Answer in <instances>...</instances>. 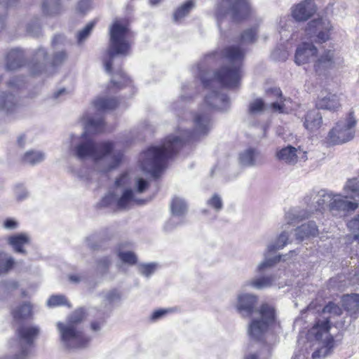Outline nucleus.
Returning <instances> with one entry per match:
<instances>
[{
	"label": "nucleus",
	"mask_w": 359,
	"mask_h": 359,
	"mask_svg": "<svg viewBox=\"0 0 359 359\" xmlns=\"http://www.w3.org/2000/svg\"><path fill=\"white\" fill-rule=\"evenodd\" d=\"M177 135L168 136L160 146L151 147L139 158L140 165L144 172L158 177L171 158L189 140H196L206 135L211 129V120L208 112L200 111L195 114L183 111L180 115Z\"/></svg>",
	"instance_id": "f257e3e1"
},
{
	"label": "nucleus",
	"mask_w": 359,
	"mask_h": 359,
	"mask_svg": "<svg viewBox=\"0 0 359 359\" xmlns=\"http://www.w3.org/2000/svg\"><path fill=\"white\" fill-rule=\"evenodd\" d=\"M104 126L103 118L100 116H84L83 132L81 136L71 137L72 151L73 155L79 159L92 158L96 164H102V172H107L120 165L123 154L115 149L116 145L113 142L97 143L90 137L91 135L103 131Z\"/></svg>",
	"instance_id": "f03ea898"
},
{
	"label": "nucleus",
	"mask_w": 359,
	"mask_h": 359,
	"mask_svg": "<svg viewBox=\"0 0 359 359\" xmlns=\"http://www.w3.org/2000/svg\"><path fill=\"white\" fill-rule=\"evenodd\" d=\"M257 28H250L245 30L241 36L239 46H230L224 49V56L227 65L216 72L214 79L208 81L204 75L201 79L205 88H212L219 83L227 88L237 87L243 76L242 65L245 56V50L241 46L255 42L257 39Z\"/></svg>",
	"instance_id": "7ed1b4c3"
},
{
	"label": "nucleus",
	"mask_w": 359,
	"mask_h": 359,
	"mask_svg": "<svg viewBox=\"0 0 359 359\" xmlns=\"http://www.w3.org/2000/svg\"><path fill=\"white\" fill-rule=\"evenodd\" d=\"M109 34V48L103 60L104 67L107 73L112 74L111 84L120 88L121 86L127 85L129 79L119 67L114 66V62L117 55H129L132 44V33L123 20L116 19L110 25Z\"/></svg>",
	"instance_id": "20e7f679"
},
{
	"label": "nucleus",
	"mask_w": 359,
	"mask_h": 359,
	"mask_svg": "<svg viewBox=\"0 0 359 359\" xmlns=\"http://www.w3.org/2000/svg\"><path fill=\"white\" fill-rule=\"evenodd\" d=\"M323 316L308 332V338L318 342L319 347L312 354L313 359L325 358L330 355L334 347V340L330 333L331 315L341 314V308L334 303L330 302L323 309Z\"/></svg>",
	"instance_id": "39448f33"
},
{
	"label": "nucleus",
	"mask_w": 359,
	"mask_h": 359,
	"mask_svg": "<svg viewBox=\"0 0 359 359\" xmlns=\"http://www.w3.org/2000/svg\"><path fill=\"white\" fill-rule=\"evenodd\" d=\"M83 309L75 311L68 318L67 322H58L56 324L60 334L62 346L67 350H75L84 348L88 344L90 339L86 337L79 323L84 319Z\"/></svg>",
	"instance_id": "423d86ee"
},
{
	"label": "nucleus",
	"mask_w": 359,
	"mask_h": 359,
	"mask_svg": "<svg viewBox=\"0 0 359 359\" xmlns=\"http://www.w3.org/2000/svg\"><path fill=\"white\" fill-rule=\"evenodd\" d=\"M83 309L75 311L68 318L67 322H58L56 324L60 334L62 346L67 350H75L84 348L88 344L90 339L86 337L79 323L84 319Z\"/></svg>",
	"instance_id": "0eeeda50"
},
{
	"label": "nucleus",
	"mask_w": 359,
	"mask_h": 359,
	"mask_svg": "<svg viewBox=\"0 0 359 359\" xmlns=\"http://www.w3.org/2000/svg\"><path fill=\"white\" fill-rule=\"evenodd\" d=\"M346 196L332 191V201L330 211L333 215H344L348 212L355 210L359 206V179L348 180L344 187Z\"/></svg>",
	"instance_id": "6e6552de"
},
{
	"label": "nucleus",
	"mask_w": 359,
	"mask_h": 359,
	"mask_svg": "<svg viewBox=\"0 0 359 359\" xmlns=\"http://www.w3.org/2000/svg\"><path fill=\"white\" fill-rule=\"evenodd\" d=\"M40 333V327L34 325H22L16 330L17 338L9 341V348L15 352L13 359H25L29 348Z\"/></svg>",
	"instance_id": "1a4fd4ad"
},
{
	"label": "nucleus",
	"mask_w": 359,
	"mask_h": 359,
	"mask_svg": "<svg viewBox=\"0 0 359 359\" xmlns=\"http://www.w3.org/2000/svg\"><path fill=\"white\" fill-rule=\"evenodd\" d=\"M250 12V6L247 0H217L215 15L220 27L219 22L226 16H230L233 21H240Z\"/></svg>",
	"instance_id": "9d476101"
},
{
	"label": "nucleus",
	"mask_w": 359,
	"mask_h": 359,
	"mask_svg": "<svg viewBox=\"0 0 359 359\" xmlns=\"http://www.w3.org/2000/svg\"><path fill=\"white\" fill-rule=\"evenodd\" d=\"M258 318L252 320L248 325V334L255 340L262 339L275 320V310L268 304H263L258 310Z\"/></svg>",
	"instance_id": "9b49d317"
},
{
	"label": "nucleus",
	"mask_w": 359,
	"mask_h": 359,
	"mask_svg": "<svg viewBox=\"0 0 359 359\" xmlns=\"http://www.w3.org/2000/svg\"><path fill=\"white\" fill-rule=\"evenodd\" d=\"M356 121L352 112L348 116L337 122L329 132L327 141L331 144H341L351 140L355 135Z\"/></svg>",
	"instance_id": "f8f14e48"
},
{
	"label": "nucleus",
	"mask_w": 359,
	"mask_h": 359,
	"mask_svg": "<svg viewBox=\"0 0 359 359\" xmlns=\"http://www.w3.org/2000/svg\"><path fill=\"white\" fill-rule=\"evenodd\" d=\"M332 28L329 20L318 19L311 21L305 32L311 41L322 43L330 39V32Z\"/></svg>",
	"instance_id": "ddd939ff"
},
{
	"label": "nucleus",
	"mask_w": 359,
	"mask_h": 359,
	"mask_svg": "<svg viewBox=\"0 0 359 359\" xmlns=\"http://www.w3.org/2000/svg\"><path fill=\"white\" fill-rule=\"evenodd\" d=\"M170 209L172 217L165 226L168 231L185 222L184 217L187 212V205L184 199L175 197L172 200Z\"/></svg>",
	"instance_id": "4468645a"
},
{
	"label": "nucleus",
	"mask_w": 359,
	"mask_h": 359,
	"mask_svg": "<svg viewBox=\"0 0 359 359\" xmlns=\"http://www.w3.org/2000/svg\"><path fill=\"white\" fill-rule=\"evenodd\" d=\"M275 156L278 161L289 165H294L299 161H305L307 160L306 151L290 145L278 149Z\"/></svg>",
	"instance_id": "2eb2a0df"
},
{
	"label": "nucleus",
	"mask_w": 359,
	"mask_h": 359,
	"mask_svg": "<svg viewBox=\"0 0 359 359\" xmlns=\"http://www.w3.org/2000/svg\"><path fill=\"white\" fill-rule=\"evenodd\" d=\"M257 304V297L249 293H241L238 294L235 304L237 311L245 318L250 317L258 310H255Z\"/></svg>",
	"instance_id": "dca6fc26"
},
{
	"label": "nucleus",
	"mask_w": 359,
	"mask_h": 359,
	"mask_svg": "<svg viewBox=\"0 0 359 359\" xmlns=\"http://www.w3.org/2000/svg\"><path fill=\"white\" fill-rule=\"evenodd\" d=\"M317 53L318 49L312 43L302 42L297 47L294 62L298 65L306 64L311 62Z\"/></svg>",
	"instance_id": "f3484780"
},
{
	"label": "nucleus",
	"mask_w": 359,
	"mask_h": 359,
	"mask_svg": "<svg viewBox=\"0 0 359 359\" xmlns=\"http://www.w3.org/2000/svg\"><path fill=\"white\" fill-rule=\"evenodd\" d=\"M264 162L263 155L255 148H248L238 156V163L242 167H255L263 164Z\"/></svg>",
	"instance_id": "a211bd4d"
},
{
	"label": "nucleus",
	"mask_w": 359,
	"mask_h": 359,
	"mask_svg": "<svg viewBox=\"0 0 359 359\" xmlns=\"http://www.w3.org/2000/svg\"><path fill=\"white\" fill-rule=\"evenodd\" d=\"M334 51L326 50L323 51L314 62V70L318 75L325 74L330 69L334 67Z\"/></svg>",
	"instance_id": "6ab92c4d"
},
{
	"label": "nucleus",
	"mask_w": 359,
	"mask_h": 359,
	"mask_svg": "<svg viewBox=\"0 0 359 359\" xmlns=\"http://www.w3.org/2000/svg\"><path fill=\"white\" fill-rule=\"evenodd\" d=\"M316 11L314 3L311 0H305L293 8L292 14L297 21H306Z\"/></svg>",
	"instance_id": "aec40b11"
},
{
	"label": "nucleus",
	"mask_w": 359,
	"mask_h": 359,
	"mask_svg": "<svg viewBox=\"0 0 359 359\" xmlns=\"http://www.w3.org/2000/svg\"><path fill=\"white\" fill-rule=\"evenodd\" d=\"M316 106L318 109L336 111L341 107L339 96L331 93H322L316 101Z\"/></svg>",
	"instance_id": "412c9836"
},
{
	"label": "nucleus",
	"mask_w": 359,
	"mask_h": 359,
	"mask_svg": "<svg viewBox=\"0 0 359 359\" xmlns=\"http://www.w3.org/2000/svg\"><path fill=\"white\" fill-rule=\"evenodd\" d=\"M205 103L209 109H216L225 111L229 107V99L224 94H219L215 90H212L205 96Z\"/></svg>",
	"instance_id": "4be33fe9"
},
{
	"label": "nucleus",
	"mask_w": 359,
	"mask_h": 359,
	"mask_svg": "<svg viewBox=\"0 0 359 359\" xmlns=\"http://www.w3.org/2000/svg\"><path fill=\"white\" fill-rule=\"evenodd\" d=\"M66 43V38L62 35H56L53 38L52 41V46L55 50L52 60V64L53 65H59L67 58L66 50L61 48L65 46Z\"/></svg>",
	"instance_id": "5701e85b"
},
{
	"label": "nucleus",
	"mask_w": 359,
	"mask_h": 359,
	"mask_svg": "<svg viewBox=\"0 0 359 359\" xmlns=\"http://www.w3.org/2000/svg\"><path fill=\"white\" fill-rule=\"evenodd\" d=\"M47 62V53L44 48H40L35 53L30 65L31 73L37 75L41 73Z\"/></svg>",
	"instance_id": "b1692460"
},
{
	"label": "nucleus",
	"mask_w": 359,
	"mask_h": 359,
	"mask_svg": "<svg viewBox=\"0 0 359 359\" xmlns=\"http://www.w3.org/2000/svg\"><path fill=\"white\" fill-rule=\"evenodd\" d=\"M130 248V243H121L117 247L116 252L118 257L123 263L128 265H134L137 262V257Z\"/></svg>",
	"instance_id": "393cba45"
},
{
	"label": "nucleus",
	"mask_w": 359,
	"mask_h": 359,
	"mask_svg": "<svg viewBox=\"0 0 359 359\" xmlns=\"http://www.w3.org/2000/svg\"><path fill=\"white\" fill-rule=\"evenodd\" d=\"M323 117L318 109L309 111L304 122V127L310 131H316L321 126Z\"/></svg>",
	"instance_id": "a878e982"
},
{
	"label": "nucleus",
	"mask_w": 359,
	"mask_h": 359,
	"mask_svg": "<svg viewBox=\"0 0 359 359\" xmlns=\"http://www.w3.org/2000/svg\"><path fill=\"white\" fill-rule=\"evenodd\" d=\"M30 238L27 233H20L8 238V243L13 248L15 252L26 254L23 249L25 245L29 244Z\"/></svg>",
	"instance_id": "bb28decb"
},
{
	"label": "nucleus",
	"mask_w": 359,
	"mask_h": 359,
	"mask_svg": "<svg viewBox=\"0 0 359 359\" xmlns=\"http://www.w3.org/2000/svg\"><path fill=\"white\" fill-rule=\"evenodd\" d=\"M24 63V54L19 48L13 49L6 56V67L8 70H15Z\"/></svg>",
	"instance_id": "cd10ccee"
},
{
	"label": "nucleus",
	"mask_w": 359,
	"mask_h": 359,
	"mask_svg": "<svg viewBox=\"0 0 359 359\" xmlns=\"http://www.w3.org/2000/svg\"><path fill=\"white\" fill-rule=\"evenodd\" d=\"M318 233V227L314 222H309L297 227L295 230L297 240L302 241L311 236L314 237Z\"/></svg>",
	"instance_id": "c85d7f7f"
},
{
	"label": "nucleus",
	"mask_w": 359,
	"mask_h": 359,
	"mask_svg": "<svg viewBox=\"0 0 359 359\" xmlns=\"http://www.w3.org/2000/svg\"><path fill=\"white\" fill-rule=\"evenodd\" d=\"M18 107V100L14 95H8L4 92L0 93V110L12 113L15 111Z\"/></svg>",
	"instance_id": "c756f323"
},
{
	"label": "nucleus",
	"mask_w": 359,
	"mask_h": 359,
	"mask_svg": "<svg viewBox=\"0 0 359 359\" xmlns=\"http://www.w3.org/2000/svg\"><path fill=\"white\" fill-rule=\"evenodd\" d=\"M136 203H140V201L135 198L134 193L130 189H127L123 192L121 197H117L116 208V210H126Z\"/></svg>",
	"instance_id": "7c9ffc66"
},
{
	"label": "nucleus",
	"mask_w": 359,
	"mask_h": 359,
	"mask_svg": "<svg viewBox=\"0 0 359 359\" xmlns=\"http://www.w3.org/2000/svg\"><path fill=\"white\" fill-rule=\"evenodd\" d=\"M267 93L269 95L271 94L275 97L280 98L279 102H274L271 104V108L273 109V111L279 112H287L289 109L292 108L290 106L288 105V104L291 102L290 99H283L282 93L280 88H271L269 90H268Z\"/></svg>",
	"instance_id": "2f4dec72"
},
{
	"label": "nucleus",
	"mask_w": 359,
	"mask_h": 359,
	"mask_svg": "<svg viewBox=\"0 0 359 359\" xmlns=\"http://www.w3.org/2000/svg\"><path fill=\"white\" fill-rule=\"evenodd\" d=\"M12 315L15 320L29 318L33 315V305L29 302H25L13 309Z\"/></svg>",
	"instance_id": "473e14b6"
},
{
	"label": "nucleus",
	"mask_w": 359,
	"mask_h": 359,
	"mask_svg": "<svg viewBox=\"0 0 359 359\" xmlns=\"http://www.w3.org/2000/svg\"><path fill=\"white\" fill-rule=\"evenodd\" d=\"M118 102L114 98L105 96L98 97L93 102L95 109L98 111H104L116 107Z\"/></svg>",
	"instance_id": "72a5a7b5"
},
{
	"label": "nucleus",
	"mask_w": 359,
	"mask_h": 359,
	"mask_svg": "<svg viewBox=\"0 0 359 359\" xmlns=\"http://www.w3.org/2000/svg\"><path fill=\"white\" fill-rule=\"evenodd\" d=\"M332 199V191H320L316 197V210L320 211L328 208L330 210Z\"/></svg>",
	"instance_id": "f704fd0d"
},
{
	"label": "nucleus",
	"mask_w": 359,
	"mask_h": 359,
	"mask_svg": "<svg viewBox=\"0 0 359 359\" xmlns=\"http://www.w3.org/2000/svg\"><path fill=\"white\" fill-rule=\"evenodd\" d=\"M276 279L274 275L262 276L249 281L248 285L255 289L262 290L272 286Z\"/></svg>",
	"instance_id": "c9c22d12"
},
{
	"label": "nucleus",
	"mask_w": 359,
	"mask_h": 359,
	"mask_svg": "<svg viewBox=\"0 0 359 359\" xmlns=\"http://www.w3.org/2000/svg\"><path fill=\"white\" fill-rule=\"evenodd\" d=\"M60 0H43L42 11L46 15H55L61 11Z\"/></svg>",
	"instance_id": "e433bc0d"
},
{
	"label": "nucleus",
	"mask_w": 359,
	"mask_h": 359,
	"mask_svg": "<svg viewBox=\"0 0 359 359\" xmlns=\"http://www.w3.org/2000/svg\"><path fill=\"white\" fill-rule=\"evenodd\" d=\"M289 232L286 230L282 231V233L278 236L274 242H271L267 245L266 252L271 253L278 250L283 248L287 243L289 238Z\"/></svg>",
	"instance_id": "4c0bfd02"
},
{
	"label": "nucleus",
	"mask_w": 359,
	"mask_h": 359,
	"mask_svg": "<svg viewBox=\"0 0 359 359\" xmlns=\"http://www.w3.org/2000/svg\"><path fill=\"white\" fill-rule=\"evenodd\" d=\"M44 159V153L34 150L27 151L22 158V161L25 163L32 165L42 162Z\"/></svg>",
	"instance_id": "58836bf2"
},
{
	"label": "nucleus",
	"mask_w": 359,
	"mask_h": 359,
	"mask_svg": "<svg viewBox=\"0 0 359 359\" xmlns=\"http://www.w3.org/2000/svg\"><path fill=\"white\" fill-rule=\"evenodd\" d=\"M194 2L189 0L179 7L173 15V20L175 22H180L183 18L189 14L190 11L194 8Z\"/></svg>",
	"instance_id": "ea45409f"
},
{
	"label": "nucleus",
	"mask_w": 359,
	"mask_h": 359,
	"mask_svg": "<svg viewBox=\"0 0 359 359\" xmlns=\"http://www.w3.org/2000/svg\"><path fill=\"white\" fill-rule=\"evenodd\" d=\"M15 264V259L5 252H0V274L6 273Z\"/></svg>",
	"instance_id": "a19ab883"
},
{
	"label": "nucleus",
	"mask_w": 359,
	"mask_h": 359,
	"mask_svg": "<svg viewBox=\"0 0 359 359\" xmlns=\"http://www.w3.org/2000/svg\"><path fill=\"white\" fill-rule=\"evenodd\" d=\"M158 269V264L155 262L147 263V264H140L137 266L139 273L149 278Z\"/></svg>",
	"instance_id": "79ce46f5"
},
{
	"label": "nucleus",
	"mask_w": 359,
	"mask_h": 359,
	"mask_svg": "<svg viewBox=\"0 0 359 359\" xmlns=\"http://www.w3.org/2000/svg\"><path fill=\"white\" fill-rule=\"evenodd\" d=\"M62 305L71 307L70 304L64 295H52L47 301V306L49 307H55Z\"/></svg>",
	"instance_id": "37998d69"
},
{
	"label": "nucleus",
	"mask_w": 359,
	"mask_h": 359,
	"mask_svg": "<svg viewBox=\"0 0 359 359\" xmlns=\"http://www.w3.org/2000/svg\"><path fill=\"white\" fill-rule=\"evenodd\" d=\"M281 256H276L272 258L265 257L264 260L259 264L257 271L259 273L264 272L267 269L273 267L276 264L280 262Z\"/></svg>",
	"instance_id": "c03bdc74"
},
{
	"label": "nucleus",
	"mask_w": 359,
	"mask_h": 359,
	"mask_svg": "<svg viewBox=\"0 0 359 359\" xmlns=\"http://www.w3.org/2000/svg\"><path fill=\"white\" fill-rule=\"evenodd\" d=\"M264 102L262 99H255L249 104L248 113L253 116L261 114L264 109Z\"/></svg>",
	"instance_id": "a18cd8bd"
},
{
	"label": "nucleus",
	"mask_w": 359,
	"mask_h": 359,
	"mask_svg": "<svg viewBox=\"0 0 359 359\" xmlns=\"http://www.w3.org/2000/svg\"><path fill=\"white\" fill-rule=\"evenodd\" d=\"M95 26L94 22L88 23L86 27L79 31L76 35V40L79 44H81L89 36L91 31Z\"/></svg>",
	"instance_id": "49530a36"
},
{
	"label": "nucleus",
	"mask_w": 359,
	"mask_h": 359,
	"mask_svg": "<svg viewBox=\"0 0 359 359\" xmlns=\"http://www.w3.org/2000/svg\"><path fill=\"white\" fill-rule=\"evenodd\" d=\"M117 201V196L116 194L109 193L105 196L100 203L101 207H110L113 209L116 210V202Z\"/></svg>",
	"instance_id": "de8ad7c7"
},
{
	"label": "nucleus",
	"mask_w": 359,
	"mask_h": 359,
	"mask_svg": "<svg viewBox=\"0 0 359 359\" xmlns=\"http://www.w3.org/2000/svg\"><path fill=\"white\" fill-rule=\"evenodd\" d=\"M208 206L213 208L215 211L218 212L223 208V201L222 198L218 194H214L208 201Z\"/></svg>",
	"instance_id": "09e8293b"
},
{
	"label": "nucleus",
	"mask_w": 359,
	"mask_h": 359,
	"mask_svg": "<svg viewBox=\"0 0 359 359\" xmlns=\"http://www.w3.org/2000/svg\"><path fill=\"white\" fill-rule=\"evenodd\" d=\"M309 215L306 212L301 214L297 212L296 210H292L286 214V219L288 220V224L293 223L295 222H299L305 218H307Z\"/></svg>",
	"instance_id": "8fccbe9b"
},
{
	"label": "nucleus",
	"mask_w": 359,
	"mask_h": 359,
	"mask_svg": "<svg viewBox=\"0 0 359 359\" xmlns=\"http://www.w3.org/2000/svg\"><path fill=\"white\" fill-rule=\"evenodd\" d=\"M104 298L109 303L116 302L121 299V292L117 289H112L107 292Z\"/></svg>",
	"instance_id": "3c124183"
},
{
	"label": "nucleus",
	"mask_w": 359,
	"mask_h": 359,
	"mask_svg": "<svg viewBox=\"0 0 359 359\" xmlns=\"http://www.w3.org/2000/svg\"><path fill=\"white\" fill-rule=\"evenodd\" d=\"M18 287V284L15 280H10L8 282H3L0 283V294L11 292L15 290Z\"/></svg>",
	"instance_id": "603ef678"
},
{
	"label": "nucleus",
	"mask_w": 359,
	"mask_h": 359,
	"mask_svg": "<svg viewBox=\"0 0 359 359\" xmlns=\"http://www.w3.org/2000/svg\"><path fill=\"white\" fill-rule=\"evenodd\" d=\"M91 8L90 0H80L77 5L76 10L81 13H85Z\"/></svg>",
	"instance_id": "864d4df0"
},
{
	"label": "nucleus",
	"mask_w": 359,
	"mask_h": 359,
	"mask_svg": "<svg viewBox=\"0 0 359 359\" xmlns=\"http://www.w3.org/2000/svg\"><path fill=\"white\" fill-rule=\"evenodd\" d=\"M15 194L18 201L24 200L28 196L27 189L22 185H19L15 187Z\"/></svg>",
	"instance_id": "5fc2aeb1"
},
{
	"label": "nucleus",
	"mask_w": 359,
	"mask_h": 359,
	"mask_svg": "<svg viewBox=\"0 0 359 359\" xmlns=\"http://www.w3.org/2000/svg\"><path fill=\"white\" fill-rule=\"evenodd\" d=\"M130 184V177L128 173L122 174L116 180L115 184L116 187H124Z\"/></svg>",
	"instance_id": "6e6d98bb"
},
{
	"label": "nucleus",
	"mask_w": 359,
	"mask_h": 359,
	"mask_svg": "<svg viewBox=\"0 0 359 359\" xmlns=\"http://www.w3.org/2000/svg\"><path fill=\"white\" fill-rule=\"evenodd\" d=\"M348 228L351 231L359 230V214L355 215L351 220L347 223Z\"/></svg>",
	"instance_id": "4d7b16f0"
},
{
	"label": "nucleus",
	"mask_w": 359,
	"mask_h": 359,
	"mask_svg": "<svg viewBox=\"0 0 359 359\" xmlns=\"http://www.w3.org/2000/svg\"><path fill=\"white\" fill-rule=\"evenodd\" d=\"M111 263V259L107 257L100 259L97 262L99 270L104 271L109 266Z\"/></svg>",
	"instance_id": "13d9d810"
},
{
	"label": "nucleus",
	"mask_w": 359,
	"mask_h": 359,
	"mask_svg": "<svg viewBox=\"0 0 359 359\" xmlns=\"http://www.w3.org/2000/svg\"><path fill=\"white\" fill-rule=\"evenodd\" d=\"M23 80L19 77H14L8 82V86L11 88H20L23 86Z\"/></svg>",
	"instance_id": "bf43d9fd"
},
{
	"label": "nucleus",
	"mask_w": 359,
	"mask_h": 359,
	"mask_svg": "<svg viewBox=\"0 0 359 359\" xmlns=\"http://www.w3.org/2000/svg\"><path fill=\"white\" fill-rule=\"evenodd\" d=\"M4 228L9 230H13L18 227V222L13 219H7L3 224Z\"/></svg>",
	"instance_id": "052dcab7"
},
{
	"label": "nucleus",
	"mask_w": 359,
	"mask_h": 359,
	"mask_svg": "<svg viewBox=\"0 0 359 359\" xmlns=\"http://www.w3.org/2000/svg\"><path fill=\"white\" fill-rule=\"evenodd\" d=\"M171 309H158L155 311L151 315V319L156 320L161 318L163 316L170 312Z\"/></svg>",
	"instance_id": "680f3d73"
},
{
	"label": "nucleus",
	"mask_w": 359,
	"mask_h": 359,
	"mask_svg": "<svg viewBox=\"0 0 359 359\" xmlns=\"http://www.w3.org/2000/svg\"><path fill=\"white\" fill-rule=\"evenodd\" d=\"M136 185L137 192L142 193L148 187V182L142 178H139L137 180Z\"/></svg>",
	"instance_id": "e2e57ef3"
},
{
	"label": "nucleus",
	"mask_w": 359,
	"mask_h": 359,
	"mask_svg": "<svg viewBox=\"0 0 359 359\" xmlns=\"http://www.w3.org/2000/svg\"><path fill=\"white\" fill-rule=\"evenodd\" d=\"M40 29V24L36 22L32 27L31 25L27 26V32L32 34H36Z\"/></svg>",
	"instance_id": "0e129e2a"
},
{
	"label": "nucleus",
	"mask_w": 359,
	"mask_h": 359,
	"mask_svg": "<svg viewBox=\"0 0 359 359\" xmlns=\"http://www.w3.org/2000/svg\"><path fill=\"white\" fill-rule=\"evenodd\" d=\"M103 322L94 321L91 323V330L95 332L100 331Z\"/></svg>",
	"instance_id": "69168bd1"
},
{
	"label": "nucleus",
	"mask_w": 359,
	"mask_h": 359,
	"mask_svg": "<svg viewBox=\"0 0 359 359\" xmlns=\"http://www.w3.org/2000/svg\"><path fill=\"white\" fill-rule=\"evenodd\" d=\"M95 240V236H92L90 237H88L86 240V245L90 248L91 249H95L97 248V245L94 244L92 241Z\"/></svg>",
	"instance_id": "338daca9"
},
{
	"label": "nucleus",
	"mask_w": 359,
	"mask_h": 359,
	"mask_svg": "<svg viewBox=\"0 0 359 359\" xmlns=\"http://www.w3.org/2000/svg\"><path fill=\"white\" fill-rule=\"evenodd\" d=\"M69 280L74 283H78L81 280V276L79 275H70Z\"/></svg>",
	"instance_id": "774afa93"
}]
</instances>
